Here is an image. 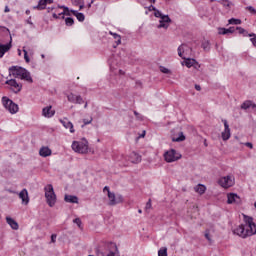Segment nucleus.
<instances>
[{"instance_id":"nucleus-1","label":"nucleus","mask_w":256,"mask_h":256,"mask_svg":"<svg viewBox=\"0 0 256 256\" xmlns=\"http://www.w3.org/2000/svg\"><path fill=\"white\" fill-rule=\"evenodd\" d=\"M244 224H240L234 228L233 233L242 239H247V237H253L256 235V223L253 221V217L242 215Z\"/></svg>"},{"instance_id":"nucleus-2","label":"nucleus","mask_w":256,"mask_h":256,"mask_svg":"<svg viewBox=\"0 0 256 256\" xmlns=\"http://www.w3.org/2000/svg\"><path fill=\"white\" fill-rule=\"evenodd\" d=\"M71 148L78 155H87L89 153V141L86 138L75 140L72 142Z\"/></svg>"},{"instance_id":"nucleus-3","label":"nucleus","mask_w":256,"mask_h":256,"mask_svg":"<svg viewBox=\"0 0 256 256\" xmlns=\"http://www.w3.org/2000/svg\"><path fill=\"white\" fill-rule=\"evenodd\" d=\"M183 155L180 154L179 151L170 148L163 153V159L165 163H177V161L181 160Z\"/></svg>"},{"instance_id":"nucleus-4","label":"nucleus","mask_w":256,"mask_h":256,"mask_svg":"<svg viewBox=\"0 0 256 256\" xmlns=\"http://www.w3.org/2000/svg\"><path fill=\"white\" fill-rule=\"evenodd\" d=\"M45 198L47 205L49 207H55L57 204V194H55V190L53 189V185L48 184L44 187Z\"/></svg>"},{"instance_id":"nucleus-5","label":"nucleus","mask_w":256,"mask_h":256,"mask_svg":"<svg viewBox=\"0 0 256 256\" xmlns=\"http://www.w3.org/2000/svg\"><path fill=\"white\" fill-rule=\"evenodd\" d=\"M154 17H157L159 19L157 29H164V31H167L169 29L171 25V18L169 17V15H165L161 11H156V13H154Z\"/></svg>"},{"instance_id":"nucleus-6","label":"nucleus","mask_w":256,"mask_h":256,"mask_svg":"<svg viewBox=\"0 0 256 256\" xmlns=\"http://www.w3.org/2000/svg\"><path fill=\"white\" fill-rule=\"evenodd\" d=\"M1 101L4 109H6L10 115L19 113V105L13 102L9 97L3 96Z\"/></svg>"},{"instance_id":"nucleus-7","label":"nucleus","mask_w":256,"mask_h":256,"mask_svg":"<svg viewBox=\"0 0 256 256\" xmlns=\"http://www.w3.org/2000/svg\"><path fill=\"white\" fill-rule=\"evenodd\" d=\"M218 185H220V187H222L223 189H229L230 187H233V185H235V176L233 175L222 176L218 180Z\"/></svg>"},{"instance_id":"nucleus-8","label":"nucleus","mask_w":256,"mask_h":256,"mask_svg":"<svg viewBox=\"0 0 256 256\" xmlns=\"http://www.w3.org/2000/svg\"><path fill=\"white\" fill-rule=\"evenodd\" d=\"M181 65L183 67H187V69H191V67H193L194 69H201V64L196 61L194 58H189V57H186L183 59V61L181 62Z\"/></svg>"},{"instance_id":"nucleus-9","label":"nucleus","mask_w":256,"mask_h":256,"mask_svg":"<svg viewBox=\"0 0 256 256\" xmlns=\"http://www.w3.org/2000/svg\"><path fill=\"white\" fill-rule=\"evenodd\" d=\"M103 193H106L107 197H108V205H117V203H119V200H117V195H115V193L113 191H111V188H109V186H105L103 188Z\"/></svg>"},{"instance_id":"nucleus-10","label":"nucleus","mask_w":256,"mask_h":256,"mask_svg":"<svg viewBox=\"0 0 256 256\" xmlns=\"http://www.w3.org/2000/svg\"><path fill=\"white\" fill-rule=\"evenodd\" d=\"M193 50L188 45L182 44L178 47V55L181 59H186L187 57H191Z\"/></svg>"},{"instance_id":"nucleus-11","label":"nucleus","mask_w":256,"mask_h":256,"mask_svg":"<svg viewBox=\"0 0 256 256\" xmlns=\"http://www.w3.org/2000/svg\"><path fill=\"white\" fill-rule=\"evenodd\" d=\"M5 83H6V85H9V89L13 93H19L21 91V89H23V85L21 83L17 82V80H15V79L7 80Z\"/></svg>"},{"instance_id":"nucleus-12","label":"nucleus","mask_w":256,"mask_h":256,"mask_svg":"<svg viewBox=\"0 0 256 256\" xmlns=\"http://www.w3.org/2000/svg\"><path fill=\"white\" fill-rule=\"evenodd\" d=\"M25 68L20 66H11L9 68V75L10 77H15V79H21Z\"/></svg>"},{"instance_id":"nucleus-13","label":"nucleus","mask_w":256,"mask_h":256,"mask_svg":"<svg viewBox=\"0 0 256 256\" xmlns=\"http://www.w3.org/2000/svg\"><path fill=\"white\" fill-rule=\"evenodd\" d=\"M227 203L228 205H241L242 200L239 195L236 193H228L227 194Z\"/></svg>"},{"instance_id":"nucleus-14","label":"nucleus","mask_w":256,"mask_h":256,"mask_svg":"<svg viewBox=\"0 0 256 256\" xmlns=\"http://www.w3.org/2000/svg\"><path fill=\"white\" fill-rule=\"evenodd\" d=\"M222 122L224 123V130L221 133V137L223 141H229V139H231V128H229V122L225 119L222 120Z\"/></svg>"},{"instance_id":"nucleus-15","label":"nucleus","mask_w":256,"mask_h":256,"mask_svg":"<svg viewBox=\"0 0 256 256\" xmlns=\"http://www.w3.org/2000/svg\"><path fill=\"white\" fill-rule=\"evenodd\" d=\"M128 160L130 161V163L137 165L141 163L142 156L141 154H139V152L132 151L130 154H128Z\"/></svg>"},{"instance_id":"nucleus-16","label":"nucleus","mask_w":256,"mask_h":256,"mask_svg":"<svg viewBox=\"0 0 256 256\" xmlns=\"http://www.w3.org/2000/svg\"><path fill=\"white\" fill-rule=\"evenodd\" d=\"M67 99L70 103H75L76 105H81L83 103V97L79 94L70 93L67 95Z\"/></svg>"},{"instance_id":"nucleus-17","label":"nucleus","mask_w":256,"mask_h":256,"mask_svg":"<svg viewBox=\"0 0 256 256\" xmlns=\"http://www.w3.org/2000/svg\"><path fill=\"white\" fill-rule=\"evenodd\" d=\"M42 116L45 117V119H51V117H55V109H53V106L48 105L42 109Z\"/></svg>"},{"instance_id":"nucleus-18","label":"nucleus","mask_w":256,"mask_h":256,"mask_svg":"<svg viewBox=\"0 0 256 256\" xmlns=\"http://www.w3.org/2000/svg\"><path fill=\"white\" fill-rule=\"evenodd\" d=\"M97 256H121V254L119 252V247H117V245H113L112 249L109 250L107 253L98 252Z\"/></svg>"},{"instance_id":"nucleus-19","label":"nucleus","mask_w":256,"mask_h":256,"mask_svg":"<svg viewBox=\"0 0 256 256\" xmlns=\"http://www.w3.org/2000/svg\"><path fill=\"white\" fill-rule=\"evenodd\" d=\"M19 199H21V203L22 205H29V191H27V189H22L20 192H19Z\"/></svg>"},{"instance_id":"nucleus-20","label":"nucleus","mask_w":256,"mask_h":256,"mask_svg":"<svg viewBox=\"0 0 256 256\" xmlns=\"http://www.w3.org/2000/svg\"><path fill=\"white\" fill-rule=\"evenodd\" d=\"M13 37L10 36V40L7 44H0V59L13 47Z\"/></svg>"},{"instance_id":"nucleus-21","label":"nucleus","mask_w":256,"mask_h":256,"mask_svg":"<svg viewBox=\"0 0 256 256\" xmlns=\"http://www.w3.org/2000/svg\"><path fill=\"white\" fill-rule=\"evenodd\" d=\"M60 122L62 123L63 127H65V129H69L70 133H75V128L73 127V122L69 121V119L64 118V119L60 120Z\"/></svg>"},{"instance_id":"nucleus-22","label":"nucleus","mask_w":256,"mask_h":256,"mask_svg":"<svg viewBox=\"0 0 256 256\" xmlns=\"http://www.w3.org/2000/svg\"><path fill=\"white\" fill-rule=\"evenodd\" d=\"M52 153L51 149L47 146H43L39 150L40 157H51Z\"/></svg>"},{"instance_id":"nucleus-23","label":"nucleus","mask_w":256,"mask_h":256,"mask_svg":"<svg viewBox=\"0 0 256 256\" xmlns=\"http://www.w3.org/2000/svg\"><path fill=\"white\" fill-rule=\"evenodd\" d=\"M194 191L195 193H197V195H205V193L207 192V186H205L204 184H197L196 186H194Z\"/></svg>"},{"instance_id":"nucleus-24","label":"nucleus","mask_w":256,"mask_h":256,"mask_svg":"<svg viewBox=\"0 0 256 256\" xmlns=\"http://www.w3.org/2000/svg\"><path fill=\"white\" fill-rule=\"evenodd\" d=\"M64 201L66 203H74V204H77L79 203V198L75 195H69V194H66L64 196Z\"/></svg>"},{"instance_id":"nucleus-25","label":"nucleus","mask_w":256,"mask_h":256,"mask_svg":"<svg viewBox=\"0 0 256 256\" xmlns=\"http://www.w3.org/2000/svg\"><path fill=\"white\" fill-rule=\"evenodd\" d=\"M51 3H53V0H39L38 5L34 6L33 9H45Z\"/></svg>"},{"instance_id":"nucleus-26","label":"nucleus","mask_w":256,"mask_h":256,"mask_svg":"<svg viewBox=\"0 0 256 256\" xmlns=\"http://www.w3.org/2000/svg\"><path fill=\"white\" fill-rule=\"evenodd\" d=\"M20 79L27 81V83H33V78L31 77V73L27 71V69H24Z\"/></svg>"},{"instance_id":"nucleus-27","label":"nucleus","mask_w":256,"mask_h":256,"mask_svg":"<svg viewBox=\"0 0 256 256\" xmlns=\"http://www.w3.org/2000/svg\"><path fill=\"white\" fill-rule=\"evenodd\" d=\"M6 221L8 225L11 227V229H14V231H17V229H19V224L13 218L6 217Z\"/></svg>"},{"instance_id":"nucleus-28","label":"nucleus","mask_w":256,"mask_h":256,"mask_svg":"<svg viewBox=\"0 0 256 256\" xmlns=\"http://www.w3.org/2000/svg\"><path fill=\"white\" fill-rule=\"evenodd\" d=\"M219 35H229L231 33H235V28L230 27V28H219L218 29Z\"/></svg>"},{"instance_id":"nucleus-29","label":"nucleus","mask_w":256,"mask_h":256,"mask_svg":"<svg viewBox=\"0 0 256 256\" xmlns=\"http://www.w3.org/2000/svg\"><path fill=\"white\" fill-rule=\"evenodd\" d=\"M172 141H174L176 143H180L181 141H185V134L183 132H180L178 134V137H175V136L172 137Z\"/></svg>"},{"instance_id":"nucleus-30","label":"nucleus","mask_w":256,"mask_h":256,"mask_svg":"<svg viewBox=\"0 0 256 256\" xmlns=\"http://www.w3.org/2000/svg\"><path fill=\"white\" fill-rule=\"evenodd\" d=\"M72 13H73V15H75V17L78 19V21H85V15L83 13L75 11V10H73Z\"/></svg>"},{"instance_id":"nucleus-31","label":"nucleus","mask_w":256,"mask_h":256,"mask_svg":"<svg viewBox=\"0 0 256 256\" xmlns=\"http://www.w3.org/2000/svg\"><path fill=\"white\" fill-rule=\"evenodd\" d=\"M109 35H112L113 39L116 40V45H119L121 43V35L111 31L109 32Z\"/></svg>"},{"instance_id":"nucleus-32","label":"nucleus","mask_w":256,"mask_h":256,"mask_svg":"<svg viewBox=\"0 0 256 256\" xmlns=\"http://www.w3.org/2000/svg\"><path fill=\"white\" fill-rule=\"evenodd\" d=\"M73 5H77L79 9L85 7V0H72Z\"/></svg>"},{"instance_id":"nucleus-33","label":"nucleus","mask_w":256,"mask_h":256,"mask_svg":"<svg viewBox=\"0 0 256 256\" xmlns=\"http://www.w3.org/2000/svg\"><path fill=\"white\" fill-rule=\"evenodd\" d=\"M59 9H61V7L56 8L55 12L52 14L54 19H59V17L65 15V11L59 12Z\"/></svg>"},{"instance_id":"nucleus-34","label":"nucleus","mask_w":256,"mask_h":256,"mask_svg":"<svg viewBox=\"0 0 256 256\" xmlns=\"http://www.w3.org/2000/svg\"><path fill=\"white\" fill-rule=\"evenodd\" d=\"M248 37L250 38V43L256 48V34L250 33Z\"/></svg>"},{"instance_id":"nucleus-35","label":"nucleus","mask_w":256,"mask_h":256,"mask_svg":"<svg viewBox=\"0 0 256 256\" xmlns=\"http://www.w3.org/2000/svg\"><path fill=\"white\" fill-rule=\"evenodd\" d=\"M229 25H241V19L231 18L228 20Z\"/></svg>"},{"instance_id":"nucleus-36","label":"nucleus","mask_w":256,"mask_h":256,"mask_svg":"<svg viewBox=\"0 0 256 256\" xmlns=\"http://www.w3.org/2000/svg\"><path fill=\"white\" fill-rule=\"evenodd\" d=\"M204 237L207 239V241H209V243H213V235H211L209 230L205 231Z\"/></svg>"},{"instance_id":"nucleus-37","label":"nucleus","mask_w":256,"mask_h":256,"mask_svg":"<svg viewBox=\"0 0 256 256\" xmlns=\"http://www.w3.org/2000/svg\"><path fill=\"white\" fill-rule=\"evenodd\" d=\"M236 29L240 35H244V37H249L250 34L244 28L237 27Z\"/></svg>"},{"instance_id":"nucleus-38","label":"nucleus","mask_w":256,"mask_h":256,"mask_svg":"<svg viewBox=\"0 0 256 256\" xmlns=\"http://www.w3.org/2000/svg\"><path fill=\"white\" fill-rule=\"evenodd\" d=\"M252 105H253V102H251V101H245V102L241 105V109H249Z\"/></svg>"},{"instance_id":"nucleus-39","label":"nucleus","mask_w":256,"mask_h":256,"mask_svg":"<svg viewBox=\"0 0 256 256\" xmlns=\"http://www.w3.org/2000/svg\"><path fill=\"white\" fill-rule=\"evenodd\" d=\"M160 71H161V73H164L166 75H170V73H171V70L164 66H160Z\"/></svg>"},{"instance_id":"nucleus-40","label":"nucleus","mask_w":256,"mask_h":256,"mask_svg":"<svg viewBox=\"0 0 256 256\" xmlns=\"http://www.w3.org/2000/svg\"><path fill=\"white\" fill-rule=\"evenodd\" d=\"M23 53H24V59L26 63H31V59L29 58V54L27 53V50L25 49V47H23Z\"/></svg>"},{"instance_id":"nucleus-41","label":"nucleus","mask_w":256,"mask_h":256,"mask_svg":"<svg viewBox=\"0 0 256 256\" xmlns=\"http://www.w3.org/2000/svg\"><path fill=\"white\" fill-rule=\"evenodd\" d=\"M65 23L68 27H71V25H73L75 23V21L73 20V18L68 17L65 19Z\"/></svg>"},{"instance_id":"nucleus-42","label":"nucleus","mask_w":256,"mask_h":256,"mask_svg":"<svg viewBox=\"0 0 256 256\" xmlns=\"http://www.w3.org/2000/svg\"><path fill=\"white\" fill-rule=\"evenodd\" d=\"M158 256H167V248H161L158 251Z\"/></svg>"},{"instance_id":"nucleus-43","label":"nucleus","mask_w":256,"mask_h":256,"mask_svg":"<svg viewBox=\"0 0 256 256\" xmlns=\"http://www.w3.org/2000/svg\"><path fill=\"white\" fill-rule=\"evenodd\" d=\"M147 135V131L143 130L141 134L138 135L136 138V141H139V139H145V136Z\"/></svg>"},{"instance_id":"nucleus-44","label":"nucleus","mask_w":256,"mask_h":256,"mask_svg":"<svg viewBox=\"0 0 256 256\" xmlns=\"http://www.w3.org/2000/svg\"><path fill=\"white\" fill-rule=\"evenodd\" d=\"M223 7H231L232 3L229 0H222L221 1Z\"/></svg>"},{"instance_id":"nucleus-45","label":"nucleus","mask_w":256,"mask_h":256,"mask_svg":"<svg viewBox=\"0 0 256 256\" xmlns=\"http://www.w3.org/2000/svg\"><path fill=\"white\" fill-rule=\"evenodd\" d=\"M73 223H75V225H77V227H79V229H81L82 222H81L80 218L74 219Z\"/></svg>"},{"instance_id":"nucleus-46","label":"nucleus","mask_w":256,"mask_h":256,"mask_svg":"<svg viewBox=\"0 0 256 256\" xmlns=\"http://www.w3.org/2000/svg\"><path fill=\"white\" fill-rule=\"evenodd\" d=\"M3 33H5V34L9 33V29H7L3 26H0V35H3Z\"/></svg>"},{"instance_id":"nucleus-47","label":"nucleus","mask_w":256,"mask_h":256,"mask_svg":"<svg viewBox=\"0 0 256 256\" xmlns=\"http://www.w3.org/2000/svg\"><path fill=\"white\" fill-rule=\"evenodd\" d=\"M246 10L250 11V13H253L254 15L256 14V9L253 6L246 7Z\"/></svg>"},{"instance_id":"nucleus-48","label":"nucleus","mask_w":256,"mask_h":256,"mask_svg":"<svg viewBox=\"0 0 256 256\" xmlns=\"http://www.w3.org/2000/svg\"><path fill=\"white\" fill-rule=\"evenodd\" d=\"M210 47H211V45L209 44V42H205V43L203 44V49H204V51H209Z\"/></svg>"},{"instance_id":"nucleus-49","label":"nucleus","mask_w":256,"mask_h":256,"mask_svg":"<svg viewBox=\"0 0 256 256\" xmlns=\"http://www.w3.org/2000/svg\"><path fill=\"white\" fill-rule=\"evenodd\" d=\"M148 11H154V13H157V11H160V10H159V9H156L155 6H153V5H150V6L148 7Z\"/></svg>"},{"instance_id":"nucleus-50","label":"nucleus","mask_w":256,"mask_h":256,"mask_svg":"<svg viewBox=\"0 0 256 256\" xmlns=\"http://www.w3.org/2000/svg\"><path fill=\"white\" fill-rule=\"evenodd\" d=\"M84 121V125H89L91 123H93V118H90L89 120H83Z\"/></svg>"},{"instance_id":"nucleus-51","label":"nucleus","mask_w":256,"mask_h":256,"mask_svg":"<svg viewBox=\"0 0 256 256\" xmlns=\"http://www.w3.org/2000/svg\"><path fill=\"white\" fill-rule=\"evenodd\" d=\"M56 241H57V235L52 234V235H51V242H52V243H55Z\"/></svg>"},{"instance_id":"nucleus-52","label":"nucleus","mask_w":256,"mask_h":256,"mask_svg":"<svg viewBox=\"0 0 256 256\" xmlns=\"http://www.w3.org/2000/svg\"><path fill=\"white\" fill-rule=\"evenodd\" d=\"M245 146L249 147V149H253V143H251V142L245 143Z\"/></svg>"},{"instance_id":"nucleus-53","label":"nucleus","mask_w":256,"mask_h":256,"mask_svg":"<svg viewBox=\"0 0 256 256\" xmlns=\"http://www.w3.org/2000/svg\"><path fill=\"white\" fill-rule=\"evenodd\" d=\"M11 11V8H9V6H5L4 8V13H9Z\"/></svg>"},{"instance_id":"nucleus-54","label":"nucleus","mask_w":256,"mask_h":256,"mask_svg":"<svg viewBox=\"0 0 256 256\" xmlns=\"http://www.w3.org/2000/svg\"><path fill=\"white\" fill-rule=\"evenodd\" d=\"M93 3H95V0H91V2L88 4L89 9H91V5H93Z\"/></svg>"},{"instance_id":"nucleus-55","label":"nucleus","mask_w":256,"mask_h":256,"mask_svg":"<svg viewBox=\"0 0 256 256\" xmlns=\"http://www.w3.org/2000/svg\"><path fill=\"white\" fill-rule=\"evenodd\" d=\"M197 91H201V86H196Z\"/></svg>"},{"instance_id":"nucleus-56","label":"nucleus","mask_w":256,"mask_h":256,"mask_svg":"<svg viewBox=\"0 0 256 256\" xmlns=\"http://www.w3.org/2000/svg\"><path fill=\"white\" fill-rule=\"evenodd\" d=\"M147 207H151V201H149L148 203H147Z\"/></svg>"},{"instance_id":"nucleus-57","label":"nucleus","mask_w":256,"mask_h":256,"mask_svg":"<svg viewBox=\"0 0 256 256\" xmlns=\"http://www.w3.org/2000/svg\"><path fill=\"white\" fill-rule=\"evenodd\" d=\"M18 55L21 56V49H18Z\"/></svg>"},{"instance_id":"nucleus-58","label":"nucleus","mask_w":256,"mask_h":256,"mask_svg":"<svg viewBox=\"0 0 256 256\" xmlns=\"http://www.w3.org/2000/svg\"><path fill=\"white\" fill-rule=\"evenodd\" d=\"M150 3H156L157 0H149Z\"/></svg>"},{"instance_id":"nucleus-59","label":"nucleus","mask_w":256,"mask_h":256,"mask_svg":"<svg viewBox=\"0 0 256 256\" xmlns=\"http://www.w3.org/2000/svg\"><path fill=\"white\" fill-rule=\"evenodd\" d=\"M29 13H31L30 10H26V15H29Z\"/></svg>"},{"instance_id":"nucleus-60","label":"nucleus","mask_w":256,"mask_h":256,"mask_svg":"<svg viewBox=\"0 0 256 256\" xmlns=\"http://www.w3.org/2000/svg\"><path fill=\"white\" fill-rule=\"evenodd\" d=\"M87 105H88V104H87V102H86L85 105H84V109H87Z\"/></svg>"},{"instance_id":"nucleus-61","label":"nucleus","mask_w":256,"mask_h":256,"mask_svg":"<svg viewBox=\"0 0 256 256\" xmlns=\"http://www.w3.org/2000/svg\"><path fill=\"white\" fill-rule=\"evenodd\" d=\"M62 9H66V11H67V9H68V8H67V7H65V6H62Z\"/></svg>"},{"instance_id":"nucleus-62","label":"nucleus","mask_w":256,"mask_h":256,"mask_svg":"<svg viewBox=\"0 0 256 256\" xmlns=\"http://www.w3.org/2000/svg\"><path fill=\"white\" fill-rule=\"evenodd\" d=\"M48 11H53V8H48Z\"/></svg>"},{"instance_id":"nucleus-63","label":"nucleus","mask_w":256,"mask_h":256,"mask_svg":"<svg viewBox=\"0 0 256 256\" xmlns=\"http://www.w3.org/2000/svg\"><path fill=\"white\" fill-rule=\"evenodd\" d=\"M254 207H255V209H256V202L254 203Z\"/></svg>"},{"instance_id":"nucleus-64","label":"nucleus","mask_w":256,"mask_h":256,"mask_svg":"<svg viewBox=\"0 0 256 256\" xmlns=\"http://www.w3.org/2000/svg\"><path fill=\"white\" fill-rule=\"evenodd\" d=\"M138 213H142V211H141V210H139V211H138Z\"/></svg>"}]
</instances>
